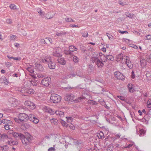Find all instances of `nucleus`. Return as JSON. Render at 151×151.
Wrapping results in <instances>:
<instances>
[{"label":"nucleus","instance_id":"f257e3e1","mask_svg":"<svg viewBox=\"0 0 151 151\" xmlns=\"http://www.w3.org/2000/svg\"><path fill=\"white\" fill-rule=\"evenodd\" d=\"M12 135L16 140L20 139L22 143L25 145H29L33 139V137L27 132L25 133V135L18 132L12 133Z\"/></svg>","mask_w":151,"mask_h":151},{"label":"nucleus","instance_id":"f03ea898","mask_svg":"<svg viewBox=\"0 0 151 151\" xmlns=\"http://www.w3.org/2000/svg\"><path fill=\"white\" fill-rule=\"evenodd\" d=\"M90 60L92 63H95L98 68H102L104 66L103 62L97 57H92Z\"/></svg>","mask_w":151,"mask_h":151},{"label":"nucleus","instance_id":"7ed1b4c3","mask_svg":"<svg viewBox=\"0 0 151 151\" xmlns=\"http://www.w3.org/2000/svg\"><path fill=\"white\" fill-rule=\"evenodd\" d=\"M50 99L51 102L54 103H58L60 101L61 97L58 94H52L51 96Z\"/></svg>","mask_w":151,"mask_h":151},{"label":"nucleus","instance_id":"20e7f679","mask_svg":"<svg viewBox=\"0 0 151 151\" xmlns=\"http://www.w3.org/2000/svg\"><path fill=\"white\" fill-rule=\"evenodd\" d=\"M51 78L49 77H46L43 79L41 81L42 84L46 87H47L50 83Z\"/></svg>","mask_w":151,"mask_h":151},{"label":"nucleus","instance_id":"39448f33","mask_svg":"<svg viewBox=\"0 0 151 151\" xmlns=\"http://www.w3.org/2000/svg\"><path fill=\"white\" fill-rule=\"evenodd\" d=\"M18 117L21 119L22 122H26L28 121V115L25 113H20L18 115Z\"/></svg>","mask_w":151,"mask_h":151},{"label":"nucleus","instance_id":"423d86ee","mask_svg":"<svg viewBox=\"0 0 151 151\" xmlns=\"http://www.w3.org/2000/svg\"><path fill=\"white\" fill-rule=\"evenodd\" d=\"M24 104L27 106V108L33 110L35 108L36 106L34 104L29 101H26Z\"/></svg>","mask_w":151,"mask_h":151},{"label":"nucleus","instance_id":"0eeeda50","mask_svg":"<svg viewBox=\"0 0 151 151\" xmlns=\"http://www.w3.org/2000/svg\"><path fill=\"white\" fill-rule=\"evenodd\" d=\"M116 77L119 80L123 81L124 80V77L122 74L119 71L116 72L114 73Z\"/></svg>","mask_w":151,"mask_h":151},{"label":"nucleus","instance_id":"6e6552de","mask_svg":"<svg viewBox=\"0 0 151 151\" xmlns=\"http://www.w3.org/2000/svg\"><path fill=\"white\" fill-rule=\"evenodd\" d=\"M74 98V96L73 94H67L65 96L64 99L65 101H71L72 102V100H73Z\"/></svg>","mask_w":151,"mask_h":151},{"label":"nucleus","instance_id":"1a4fd4ad","mask_svg":"<svg viewBox=\"0 0 151 151\" xmlns=\"http://www.w3.org/2000/svg\"><path fill=\"white\" fill-rule=\"evenodd\" d=\"M35 69L37 70L42 71L43 70L44 68L42 65L40 63H35Z\"/></svg>","mask_w":151,"mask_h":151},{"label":"nucleus","instance_id":"9d476101","mask_svg":"<svg viewBox=\"0 0 151 151\" xmlns=\"http://www.w3.org/2000/svg\"><path fill=\"white\" fill-rule=\"evenodd\" d=\"M57 61L59 63L62 65H64L66 63V61L64 59L62 58V55L58 57Z\"/></svg>","mask_w":151,"mask_h":151},{"label":"nucleus","instance_id":"9b49d317","mask_svg":"<svg viewBox=\"0 0 151 151\" xmlns=\"http://www.w3.org/2000/svg\"><path fill=\"white\" fill-rule=\"evenodd\" d=\"M30 125L27 123H22L21 126V128L23 130H26L29 128Z\"/></svg>","mask_w":151,"mask_h":151},{"label":"nucleus","instance_id":"f8f14e48","mask_svg":"<svg viewBox=\"0 0 151 151\" xmlns=\"http://www.w3.org/2000/svg\"><path fill=\"white\" fill-rule=\"evenodd\" d=\"M129 60V58L128 56L124 55L121 60L122 64H126Z\"/></svg>","mask_w":151,"mask_h":151},{"label":"nucleus","instance_id":"ddd939ff","mask_svg":"<svg viewBox=\"0 0 151 151\" xmlns=\"http://www.w3.org/2000/svg\"><path fill=\"white\" fill-rule=\"evenodd\" d=\"M51 60V57L47 56L45 58L42 59V61L44 63H47L48 65L49 63L50 62Z\"/></svg>","mask_w":151,"mask_h":151},{"label":"nucleus","instance_id":"4468645a","mask_svg":"<svg viewBox=\"0 0 151 151\" xmlns=\"http://www.w3.org/2000/svg\"><path fill=\"white\" fill-rule=\"evenodd\" d=\"M77 75L78 76H79L83 78L85 77V76L83 75L82 74H75L74 73L72 74H70L69 75H68V78H72L73 77Z\"/></svg>","mask_w":151,"mask_h":151},{"label":"nucleus","instance_id":"2eb2a0df","mask_svg":"<svg viewBox=\"0 0 151 151\" xmlns=\"http://www.w3.org/2000/svg\"><path fill=\"white\" fill-rule=\"evenodd\" d=\"M133 84L132 83H129L128 84L127 87L128 88L129 91L131 93H133L134 92V88H133Z\"/></svg>","mask_w":151,"mask_h":151},{"label":"nucleus","instance_id":"dca6fc26","mask_svg":"<svg viewBox=\"0 0 151 151\" xmlns=\"http://www.w3.org/2000/svg\"><path fill=\"white\" fill-rule=\"evenodd\" d=\"M48 65L50 69H54L55 68V64L54 63L52 62V60L49 63Z\"/></svg>","mask_w":151,"mask_h":151},{"label":"nucleus","instance_id":"f3484780","mask_svg":"<svg viewBox=\"0 0 151 151\" xmlns=\"http://www.w3.org/2000/svg\"><path fill=\"white\" fill-rule=\"evenodd\" d=\"M85 98L83 96H81L78 98L76 99L75 100H73L75 102H82L83 100L85 99Z\"/></svg>","mask_w":151,"mask_h":151},{"label":"nucleus","instance_id":"a211bd4d","mask_svg":"<svg viewBox=\"0 0 151 151\" xmlns=\"http://www.w3.org/2000/svg\"><path fill=\"white\" fill-rule=\"evenodd\" d=\"M8 138L9 137H8V135L5 134H3L1 136V141H4L5 139Z\"/></svg>","mask_w":151,"mask_h":151},{"label":"nucleus","instance_id":"6ab92c4d","mask_svg":"<svg viewBox=\"0 0 151 151\" xmlns=\"http://www.w3.org/2000/svg\"><path fill=\"white\" fill-rule=\"evenodd\" d=\"M7 142L8 145L11 146L16 145L18 144V142L16 141H12V140H10V141H8Z\"/></svg>","mask_w":151,"mask_h":151},{"label":"nucleus","instance_id":"aec40b11","mask_svg":"<svg viewBox=\"0 0 151 151\" xmlns=\"http://www.w3.org/2000/svg\"><path fill=\"white\" fill-rule=\"evenodd\" d=\"M105 58L106 59V62L107 60L113 61L114 60V57L111 55H106L105 56Z\"/></svg>","mask_w":151,"mask_h":151},{"label":"nucleus","instance_id":"412c9836","mask_svg":"<svg viewBox=\"0 0 151 151\" xmlns=\"http://www.w3.org/2000/svg\"><path fill=\"white\" fill-rule=\"evenodd\" d=\"M124 56L122 53H120L117 55L116 57V59L117 61H120L122 60V58H123Z\"/></svg>","mask_w":151,"mask_h":151},{"label":"nucleus","instance_id":"4be33fe9","mask_svg":"<svg viewBox=\"0 0 151 151\" xmlns=\"http://www.w3.org/2000/svg\"><path fill=\"white\" fill-rule=\"evenodd\" d=\"M52 13L51 12H48L46 14L45 17L46 19H49L53 17L54 16L53 14H52Z\"/></svg>","mask_w":151,"mask_h":151},{"label":"nucleus","instance_id":"5701e85b","mask_svg":"<svg viewBox=\"0 0 151 151\" xmlns=\"http://www.w3.org/2000/svg\"><path fill=\"white\" fill-rule=\"evenodd\" d=\"M140 62L141 65L143 67L146 65V61L145 59H141L140 60Z\"/></svg>","mask_w":151,"mask_h":151},{"label":"nucleus","instance_id":"b1692460","mask_svg":"<svg viewBox=\"0 0 151 151\" xmlns=\"http://www.w3.org/2000/svg\"><path fill=\"white\" fill-rule=\"evenodd\" d=\"M69 50L73 52L74 51H76L77 50V48L74 46L71 45L69 47Z\"/></svg>","mask_w":151,"mask_h":151},{"label":"nucleus","instance_id":"393cba45","mask_svg":"<svg viewBox=\"0 0 151 151\" xmlns=\"http://www.w3.org/2000/svg\"><path fill=\"white\" fill-rule=\"evenodd\" d=\"M127 64V66L129 69H132L133 67V63L132 62H130V60L128 61L126 64Z\"/></svg>","mask_w":151,"mask_h":151},{"label":"nucleus","instance_id":"a878e982","mask_svg":"<svg viewBox=\"0 0 151 151\" xmlns=\"http://www.w3.org/2000/svg\"><path fill=\"white\" fill-rule=\"evenodd\" d=\"M27 70L31 73H34L33 67L32 66L28 67L27 68Z\"/></svg>","mask_w":151,"mask_h":151},{"label":"nucleus","instance_id":"bb28decb","mask_svg":"<svg viewBox=\"0 0 151 151\" xmlns=\"http://www.w3.org/2000/svg\"><path fill=\"white\" fill-rule=\"evenodd\" d=\"M64 53L66 55H73V52L69 50H65L64 51Z\"/></svg>","mask_w":151,"mask_h":151},{"label":"nucleus","instance_id":"cd10ccee","mask_svg":"<svg viewBox=\"0 0 151 151\" xmlns=\"http://www.w3.org/2000/svg\"><path fill=\"white\" fill-rule=\"evenodd\" d=\"M51 123L55 125H57L58 121L57 119L55 118H52L50 119Z\"/></svg>","mask_w":151,"mask_h":151},{"label":"nucleus","instance_id":"c85d7f7f","mask_svg":"<svg viewBox=\"0 0 151 151\" xmlns=\"http://www.w3.org/2000/svg\"><path fill=\"white\" fill-rule=\"evenodd\" d=\"M2 151H7L9 150V147L7 145H4L1 147Z\"/></svg>","mask_w":151,"mask_h":151},{"label":"nucleus","instance_id":"c756f323","mask_svg":"<svg viewBox=\"0 0 151 151\" xmlns=\"http://www.w3.org/2000/svg\"><path fill=\"white\" fill-rule=\"evenodd\" d=\"M66 33L65 32H56V34L57 36H62L63 35H65Z\"/></svg>","mask_w":151,"mask_h":151},{"label":"nucleus","instance_id":"7c9ffc66","mask_svg":"<svg viewBox=\"0 0 151 151\" xmlns=\"http://www.w3.org/2000/svg\"><path fill=\"white\" fill-rule=\"evenodd\" d=\"M35 91L33 89H27V93L29 94H33L34 93Z\"/></svg>","mask_w":151,"mask_h":151},{"label":"nucleus","instance_id":"2f4dec72","mask_svg":"<svg viewBox=\"0 0 151 151\" xmlns=\"http://www.w3.org/2000/svg\"><path fill=\"white\" fill-rule=\"evenodd\" d=\"M99 139H101L104 138V134L103 132L101 131L99 134V135H97Z\"/></svg>","mask_w":151,"mask_h":151},{"label":"nucleus","instance_id":"473e14b6","mask_svg":"<svg viewBox=\"0 0 151 151\" xmlns=\"http://www.w3.org/2000/svg\"><path fill=\"white\" fill-rule=\"evenodd\" d=\"M106 55H103L101 57H100V60L104 62H106V59L105 58Z\"/></svg>","mask_w":151,"mask_h":151},{"label":"nucleus","instance_id":"72a5a7b5","mask_svg":"<svg viewBox=\"0 0 151 151\" xmlns=\"http://www.w3.org/2000/svg\"><path fill=\"white\" fill-rule=\"evenodd\" d=\"M73 60L75 63H78V58L76 56L73 55Z\"/></svg>","mask_w":151,"mask_h":151},{"label":"nucleus","instance_id":"f704fd0d","mask_svg":"<svg viewBox=\"0 0 151 151\" xmlns=\"http://www.w3.org/2000/svg\"><path fill=\"white\" fill-rule=\"evenodd\" d=\"M37 12L40 14V15L42 16H44L45 13L44 12L42 11L41 9H37Z\"/></svg>","mask_w":151,"mask_h":151},{"label":"nucleus","instance_id":"c9c22d12","mask_svg":"<svg viewBox=\"0 0 151 151\" xmlns=\"http://www.w3.org/2000/svg\"><path fill=\"white\" fill-rule=\"evenodd\" d=\"M35 116L32 114H29L28 116V120H29L30 121H32V119H33V117H35Z\"/></svg>","mask_w":151,"mask_h":151},{"label":"nucleus","instance_id":"e433bc0d","mask_svg":"<svg viewBox=\"0 0 151 151\" xmlns=\"http://www.w3.org/2000/svg\"><path fill=\"white\" fill-rule=\"evenodd\" d=\"M32 122L35 124H37L39 122V119L36 117H33Z\"/></svg>","mask_w":151,"mask_h":151},{"label":"nucleus","instance_id":"4c0bfd02","mask_svg":"<svg viewBox=\"0 0 151 151\" xmlns=\"http://www.w3.org/2000/svg\"><path fill=\"white\" fill-rule=\"evenodd\" d=\"M53 56L58 57L60 56V55L59 53L58 52L56 51L53 52Z\"/></svg>","mask_w":151,"mask_h":151},{"label":"nucleus","instance_id":"58836bf2","mask_svg":"<svg viewBox=\"0 0 151 151\" xmlns=\"http://www.w3.org/2000/svg\"><path fill=\"white\" fill-rule=\"evenodd\" d=\"M107 36H108L109 39L110 40H114V38L113 36L110 35L109 34L107 33H106Z\"/></svg>","mask_w":151,"mask_h":151},{"label":"nucleus","instance_id":"ea45409f","mask_svg":"<svg viewBox=\"0 0 151 151\" xmlns=\"http://www.w3.org/2000/svg\"><path fill=\"white\" fill-rule=\"evenodd\" d=\"M14 120L16 122L19 124H20L21 122H22L20 120L21 119L20 118H19L18 117V118H14Z\"/></svg>","mask_w":151,"mask_h":151},{"label":"nucleus","instance_id":"a19ab883","mask_svg":"<svg viewBox=\"0 0 151 151\" xmlns=\"http://www.w3.org/2000/svg\"><path fill=\"white\" fill-rule=\"evenodd\" d=\"M31 84L33 86H37V82L35 79H33L31 81Z\"/></svg>","mask_w":151,"mask_h":151},{"label":"nucleus","instance_id":"79ce46f5","mask_svg":"<svg viewBox=\"0 0 151 151\" xmlns=\"http://www.w3.org/2000/svg\"><path fill=\"white\" fill-rule=\"evenodd\" d=\"M125 15L127 17L130 18H132V17H133L134 15V14H132V15H131L129 12H126L125 13Z\"/></svg>","mask_w":151,"mask_h":151},{"label":"nucleus","instance_id":"37998d69","mask_svg":"<svg viewBox=\"0 0 151 151\" xmlns=\"http://www.w3.org/2000/svg\"><path fill=\"white\" fill-rule=\"evenodd\" d=\"M20 92L22 93H27V89L25 88H23L21 89Z\"/></svg>","mask_w":151,"mask_h":151},{"label":"nucleus","instance_id":"c03bdc74","mask_svg":"<svg viewBox=\"0 0 151 151\" xmlns=\"http://www.w3.org/2000/svg\"><path fill=\"white\" fill-rule=\"evenodd\" d=\"M117 97L118 98L122 101H124L125 100V97L124 96H117Z\"/></svg>","mask_w":151,"mask_h":151},{"label":"nucleus","instance_id":"a18cd8bd","mask_svg":"<svg viewBox=\"0 0 151 151\" xmlns=\"http://www.w3.org/2000/svg\"><path fill=\"white\" fill-rule=\"evenodd\" d=\"M65 20L67 22H74V21L73 20V19L71 18H69L68 17H67L65 19Z\"/></svg>","mask_w":151,"mask_h":151},{"label":"nucleus","instance_id":"49530a36","mask_svg":"<svg viewBox=\"0 0 151 151\" xmlns=\"http://www.w3.org/2000/svg\"><path fill=\"white\" fill-rule=\"evenodd\" d=\"M82 35L84 37H86L88 36V33L87 32H84L81 33Z\"/></svg>","mask_w":151,"mask_h":151},{"label":"nucleus","instance_id":"de8ad7c7","mask_svg":"<svg viewBox=\"0 0 151 151\" xmlns=\"http://www.w3.org/2000/svg\"><path fill=\"white\" fill-rule=\"evenodd\" d=\"M9 7L11 9L15 10L16 9V6L14 4H11Z\"/></svg>","mask_w":151,"mask_h":151},{"label":"nucleus","instance_id":"09e8293b","mask_svg":"<svg viewBox=\"0 0 151 151\" xmlns=\"http://www.w3.org/2000/svg\"><path fill=\"white\" fill-rule=\"evenodd\" d=\"M44 109L45 110V111L46 112H47L49 113H50V111H51V110H52V109H49L46 106H45L44 107Z\"/></svg>","mask_w":151,"mask_h":151},{"label":"nucleus","instance_id":"8fccbe9b","mask_svg":"<svg viewBox=\"0 0 151 151\" xmlns=\"http://www.w3.org/2000/svg\"><path fill=\"white\" fill-rule=\"evenodd\" d=\"M3 81L4 83L5 84L8 85L9 83V81L8 80H7L6 78L5 77L3 78Z\"/></svg>","mask_w":151,"mask_h":151},{"label":"nucleus","instance_id":"3c124183","mask_svg":"<svg viewBox=\"0 0 151 151\" xmlns=\"http://www.w3.org/2000/svg\"><path fill=\"white\" fill-rule=\"evenodd\" d=\"M109 136L106 137L105 139V144H106L107 145L108 144L109 145L110 144H108V139L109 138Z\"/></svg>","mask_w":151,"mask_h":151},{"label":"nucleus","instance_id":"603ef678","mask_svg":"<svg viewBox=\"0 0 151 151\" xmlns=\"http://www.w3.org/2000/svg\"><path fill=\"white\" fill-rule=\"evenodd\" d=\"M139 132L141 135L144 134L145 133V131L143 129H140Z\"/></svg>","mask_w":151,"mask_h":151},{"label":"nucleus","instance_id":"864d4df0","mask_svg":"<svg viewBox=\"0 0 151 151\" xmlns=\"http://www.w3.org/2000/svg\"><path fill=\"white\" fill-rule=\"evenodd\" d=\"M62 79H67L68 78V75H62L61 76Z\"/></svg>","mask_w":151,"mask_h":151},{"label":"nucleus","instance_id":"5fc2aeb1","mask_svg":"<svg viewBox=\"0 0 151 151\" xmlns=\"http://www.w3.org/2000/svg\"><path fill=\"white\" fill-rule=\"evenodd\" d=\"M46 40H47V42H50L51 43H52V39H51V38H49V37H48V38H47V37L46 38Z\"/></svg>","mask_w":151,"mask_h":151},{"label":"nucleus","instance_id":"6e6d98bb","mask_svg":"<svg viewBox=\"0 0 151 151\" xmlns=\"http://www.w3.org/2000/svg\"><path fill=\"white\" fill-rule=\"evenodd\" d=\"M89 103L90 104H92L93 105H95L97 104V103L96 101L93 100H90L89 101Z\"/></svg>","mask_w":151,"mask_h":151},{"label":"nucleus","instance_id":"4d7b16f0","mask_svg":"<svg viewBox=\"0 0 151 151\" xmlns=\"http://www.w3.org/2000/svg\"><path fill=\"white\" fill-rule=\"evenodd\" d=\"M131 77L132 78H134L135 77V75L134 74V70H133L132 72Z\"/></svg>","mask_w":151,"mask_h":151},{"label":"nucleus","instance_id":"13d9d810","mask_svg":"<svg viewBox=\"0 0 151 151\" xmlns=\"http://www.w3.org/2000/svg\"><path fill=\"white\" fill-rule=\"evenodd\" d=\"M55 149L54 147H51L48 149L47 151H55Z\"/></svg>","mask_w":151,"mask_h":151},{"label":"nucleus","instance_id":"bf43d9fd","mask_svg":"<svg viewBox=\"0 0 151 151\" xmlns=\"http://www.w3.org/2000/svg\"><path fill=\"white\" fill-rule=\"evenodd\" d=\"M7 122L6 125L9 126L12 125V122L10 120H8Z\"/></svg>","mask_w":151,"mask_h":151},{"label":"nucleus","instance_id":"052dcab7","mask_svg":"<svg viewBox=\"0 0 151 151\" xmlns=\"http://www.w3.org/2000/svg\"><path fill=\"white\" fill-rule=\"evenodd\" d=\"M120 136V135H119V134H116L114 136V139H117L119 138Z\"/></svg>","mask_w":151,"mask_h":151},{"label":"nucleus","instance_id":"680f3d73","mask_svg":"<svg viewBox=\"0 0 151 151\" xmlns=\"http://www.w3.org/2000/svg\"><path fill=\"white\" fill-rule=\"evenodd\" d=\"M6 22L8 24H11L12 22V20L10 19H7L6 20Z\"/></svg>","mask_w":151,"mask_h":151},{"label":"nucleus","instance_id":"e2e57ef3","mask_svg":"<svg viewBox=\"0 0 151 151\" xmlns=\"http://www.w3.org/2000/svg\"><path fill=\"white\" fill-rule=\"evenodd\" d=\"M4 128L6 130H8L10 129L9 126L7 125H5L4 126Z\"/></svg>","mask_w":151,"mask_h":151},{"label":"nucleus","instance_id":"0e129e2a","mask_svg":"<svg viewBox=\"0 0 151 151\" xmlns=\"http://www.w3.org/2000/svg\"><path fill=\"white\" fill-rule=\"evenodd\" d=\"M118 3L119 4H120L124 6L125 5H126V4L125 3H123L121 1H118Z\"/></svg>","mask_w":151,"mask_h":151},{"label":"nucleus","instance_id":"69168bd1","mask_svg":"<svg viewBox=\"0 0 151 151\" xmlns=\"http://www.w3.org/2000/svg\"><path fill=\"white\" fill-rule=\"evenodd\" d=\"M8 120H7L6 119H4L2 120V122L3 123L5 124V125L7 124V122L8 121Z\"/></svg>","mask_w":151,"mask_h":151},{"label":"nucleus","instance_id":"338daca9","mask_svg":"<svg viewBox=\"0 0 151 151\" xmlns=\"http://www.w3.org/2000/svg\"><path fill=\"white\" fill-rule=\"evenodd\" d=\"M146 39L147 40H151V35H149L146 36Z\"/></svg>","mask_w":151,"mask_h":151},{"label":"nucleus","instance_id":"774afa93","mask_svg":"<svg viewBox=\"0 0 151 151\" xmlns=\"http://www.w3.org/2000/svg\"><path fill=\"white\" fill-rule=\"evenodd\" d=\"M5 64L6 66L8 67H10L11 65V63L9 62H6Z\"/></svg>","mask_w":151,"mask_h":151}]
</instances>
